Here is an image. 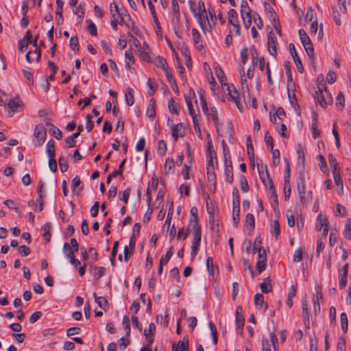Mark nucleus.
<instances>
[{
  "mask_svg": "<svg viewBox=\"0 0 351 351\" xmlns=\"http://www.w3.org/2000/svg\"><path fill=\"white\" fill-rule=\"evenodd\" d=\"M239 180L241 190L244 193H247L249 191V186L245 176L243 175H240L239 176Z\"/></svg>",
  "mask_w": 351,
  "mask_h": 351,
  "instance_id": "nucleus-44",
  "label": "nucleus"
},
{
  "mask_svg": "<svg viewBox=\"0 0 351 351\" xmlns=\"http://www.w3.org/2000/svg\"><path fill=\"white\" fill-rule=\"evenodd\" d=\"M156 65L158 67H160L163 71L169 68L167 60L161 56H158L156 59Z\"/></svg>",
  "mask_w": 351,
  "mask_h": 351,
  "instance_id": "nucleus-45",
  "label": "nucleus"
},
{
  "mask_svg": "<svg viewBox=\"0 0 351 351\" xmlns=\"http://www.w3.org/2000/svg\"><path fill=\"white\" fill-rule=\"evenodd\" d=\"M147 115L152 119H154L156 117V102L154 99H150L147 109Z\"/></svg>",
  "mask_w": 351,
  "mask_h": 351,
  "instance_id": "nucleus-28",
  "label": "nucleus"
},
{
  "mask_svg": "<svg viewBox=\"0 0 351 351\" xmlns=\"http://www.w3.org/2000/svg\"><path fill=\"white\" fill-rule=\"evenodd\" d=\"M125 96L128 105L132 106L134 103L133 89L132 88H128Z\"/></svg>",
  "mask_w": 351,
  "mask_h": 351,
  "instance_id": "nucleus-42",
  "label": "nucleus"
},
{
  "mask_svg": "<svg viewBox=\"0 0 351 351\" xmlns=\"http://www.w3.org/2000/svg\"><path fill=\"white\" fill-rule=\"evenodd\" d=\"M198 226L200 225L198 223L197 208L192 207L190 211L189 226L193 227Z\"/></svg>",
  "mask_w": 351,
  "mask_h": 351,
  "instance_id": "nucleus-23",
  "label": "nucleus"
},
{
  "mask_svg": "<svg viewBox=\"0 0 351 351\" xmlns=\"http://www.w3.org/2000/svg\"><path fill=\"white\" fill-rule=\"evenodd\" d=\"M341 328L343 332H346L348 330V317L346 313H341L340 315Z\"/></svg>",
  "mask_w": 351,
  "mask_h": 351,
  "instance_id": "nucleus-54",
  "label": "nucleus"
},
{
  "mask_svg": "<svg viewBox=\"0 0 351 351\" xmlns=\"http://www.w3.org/2000/svg\"><path fill=\"white\" fill-rule=\"evenodd\" d=\"M241 311V307L238 306L236 310V324H237V328L239 330H240L241 332H242L245 320H244V317L242 315Z\"/></svg>",
  "mask_w": 351,
  "mask_h": 351,
  "instance_id": "nucleus-22",
  "label": "nucleus"
},
{
  "mask_svg": "<svg viewBox=\"0 0 351 351\" xmlns=\"http://www.w3.org/2000/svg\"><path fill=\"white\" fill-rule=\"evenodd\" d=\"M171 135L173 141H176L178 137H182L184 135V128L182 123L173 125L171 127Z\"/></svg>",
  "mask_w": 351,
  "mask_h": 351,
  "instance_id": "nucleus-13",
  "label": "nucleus"
},
{
  "mask_svg": "<svg viewBox=\"0 0 351 351\" xmlns=\"http://www.w3.org/2000/svg\"><path fill=\"white\" fill-rule=\"evenodd\" d=\"M277 45L278 43L276 36L273 32H269L267 36V49L269 53L274 57L277 54Z\"/></svg>",
  "mask_w": 351,
  "mask_h": 351,
  "instance_id": "nucleus-8",
  "label": "nucleus"
},
{
  "mask_svg": "<svg viewBox=\"0 0 351 351\" xmlns=\"http://www.w3.org/2000/svg\"><path fill=\"white\" fill-rule=\"evenodd\" d=\"M86 23L88 24L87 28L88 29L90 34L93 36H97V27H96V25H95V23L91 20H87Z\"/></svg>",
  "mask_w": 351,
  "mask_h": 351,
  "instance_id": "nucleus-58",
  "label": "nucleus"
},
{
  "mask_svg": "<svg viewBox=\"0 0 351 351\" xmlns=\"http://www.w3.org/2000/svg\"><path fill=\"white\" fill-rule=\"evenodd\" d=\"M205 114L208 119H212L215 124L218 123L217 110L216 108L212 107Z\"/></svg>",
  "mask_w": 351,
  "mask_h": 351,
  "instance_id": "nucleus-37",
  "label": "nucleus"
},
{
  "mask_svg": "<svg viewBox=\"0 0 351 351\" xmlns=\"http://www.w3.org/2000/svg\"><path fill=\"white\" fill-rule=\"evenodd\" d=\"M267 263V255L265 250H261L258 252V261L256 263V269L259 273L265 269Z\"/></svg>",
  "mask_w": 351,
  "mask_h": 351,
  "instance_id": "nucleus-11",
  "label": "nucleus"
},
{
  "mask_svg": "<svg viewBox=\"0 0 351 351\" xmlns=\"http://www.w3.org/2000/svg\"><path fill=\"white\" fill-rule=\"evenodd\" d=\"M191 36L195 48H197L198 50H202L204 47L201 36L197 29L193 28L191 29Z\"/></svg>",
  "mask_w": 351,
  "mask_h": 351,
  "instance_id": "nucleus-15",
  "label": "nucleus"
},
{
  "mask_svg": "<svg viewBox=\"0 0 351 351\" xmlns=\"http://www.w3.org/2000/svg\"><path fill=\"white\" fill-rule=\"evenodd\" d=\"M198 94H199V101H200V105H201V108H202V111L204 112V113H207L209 108L208 107V104H207V102H206V99L204 95V92L203 91L202 89H199L198 90Z\"/></svg>",
  "mask_w": 351,
  "mask_h": 351,
  "instance_id": "nucleus-29",
  "label": "nucleus"
},
{
  "mask_svg": "<svg viewBox=\"0 0 351 351\" xmlns=\"http://www.w3.org/2000/svg\"><path fill=\"white\" fill-rule=\"evenodd\" d=\"M264 8H265V12L268 14L269 19L271 21H276V12L274 11V8L271 6V5L267 2H265Z\"/></svg>",
  "mask_w": 351,
  "mask_h": 351,
  "instance_id": "nucleus-34",
  "label": "nucleus"
},
{
  "mask_svg": "<svg viewBox=\"0 0 351 351\" xmlns=\"http://www.w3.org/2000/svg\"><path fill=\"white\" fill-rule=\"evenodd\" d=\"M225 175L226 177V181L232 184L234 180V174H233V170L231 162L230 161L229 163L226 160V168H225Z\"/></svg>",
  "mask_w": 351,
  "mask_h": 351,
  "instance_id": "nucleus-24",
  "label": "nucleus"
},
{
  "mask_svg": "<svg viewBox=\"0 0 351 351\" xmlns=\"http://www.w3.org/2000/svg\"><path fill=\"white\" fill-rule=\"evenodd\" d=\"M122 324L125 331V335L127 337H130V318L128 315H125L123 317Z\"/></svg>",
  "mask_w": 351,
  "mask_h": 351,
  "instance_id": "nucleus-46",
  "label": "nucleus"
},
{
  "mask_svg": "<svg viewBox=\"0 0 351 351\" xmlns=\"http://www.w3.org/2000/svg\"><path fill=\"white\" fill-rule=\"evenodd\" d=\"M322 300V292L319 290L316 291L315 294L313 295V301L314 306V313L315 315L320 312V300Z\"/></svg>",
  "mask_w": 351,
  "mask_h": 351,
  "instance_id": "nucleus-21",
  "label": "nucleus"
},
{
  "mask_svg": "<svg viewBox=\"0 0 351 351\" xmlns=\"http://www.w3.org/2000/svg\"><path fill=\"white\" fill-rule=\"evenodd\" d=\"M110 13L112 19L123 20V14H126L127 12L125 10H119L117 3L112 2L110 5Z\"/></svg>",
  "mask_w": 351,
  "mask_h": 351,
  "instance_id": "nucleus-9",
  "label": "nucleus"
},
{
  "mask_svg": "<svg viewBox=\"0 0 351 351\" xmlns=\"http://www.w3.org/2000/svg\"><path fill=\"white\" fill-rule=\"evenodd\" d=\"M191 228L194 235L193 241L191 247V256L193 258L197 255L199 248L202 238V229L201 226H193Z\"/></svg>",
  "mask_w": 351,
  "mask_h": 351,
  "instance_id": "nucleus-4",
  "label": "nucleus"
},
{
  "mask_svg": "<svg viewBox=\"0 0 351 351\" xmlns=\"http://www.w3.org/2000/svg\"><path fill=\"white\" fill-rule=\"evenodd\" d=\"M280 224L278 221H275L274 222V224L272 225L271 229V233L274 235L276 239H278V236L280 234Z\"/></svg>",
  "mask_w": 351,
  "mask_h": 351,
  "instance_id": "nucleus-55",
  "label": "nucleus"
},
{
  "mask_svg": "<svg viewBox=\"0 0 351 351\" xmlns=\"http://www.w3.org/2000/svg\"><path fill=\"white\" fill-rule=\"evenodd\" d=\"M189 5L201 29L205 32L206 22L208 21V18L204 3L200 0L196 3L195 1L190 0Z\"/></svg>",
  "mask_w": 351,
  "mask_h": 351,
  "instance_id": "nucleus-1",
  "label": "nucleus"
},
{
  "mask_svg": "<svg viewBox=\"0 0 351 351\" xmlns=\"http://www.w3.org/2000/svg\"><path fill=\"white\" fill-rule=\"evenodd\" d=\"M67 254V258L69 259L70 263L77 267L80 265V261L75 258L74 254L71 250Z\"/></svg>",
  "mask_w": 351,
  "mask_h": 351,
  "instance_id": "nucleus-63",
  "label": "nucleus"
},
{
  "mask_svg": "<svg viewBox=\"0 0 351 351\" xmlns=\"http://www.w3.org/2000/svg\"><path fill=\"white\" fill-rule=\"evenodd\" d=\"M239 213H240V208H233L232 207V221L234 223V226L235 228L238 226L239 222Z\"/></svg>",
  "mask_w": 351,
  "mask_h": 351,
  "instance_id": "nucleus-51",
  "label": "nucleus"
},
{
  "mask_svg": "<svg viewBox=\"0 0 351 351\" xmlns=\"http://www.w3.org/2000/svg\"><path fill=\"white\" fill-rule=\"evenodd\" d=\"M311 130H312V135L313 138L316 139L319 136V132L317 127V118L316 114H315L312 124H311Z\"/></svg>",
  "mask_w": 351,
  "mask_h": 351,
  "instance_id": "nucleus-50",
  "label": "nucleus"
},
{
  "mask_svg": "<svg viewBox=\"0 0 351 351\" xmlns=\"http://www.w3.org/2000/svg\"><path fill=\"white\" fill-rule=\"evenodd\" d=\"M306 53L310 58H312L314 55V49L311 41L302 44Z\"/></svg>",
  "mask_w": 351,
  "mask_h": 351,
  "instance_id": "nucleus-57",
  "label": "nucleus"
},
{
  "mask_svg": "<svg viewBox=\"0 0 351 351\" xmlns=\"http://www.w3.org/2000/svg\"><path fill=\"white\" fill-rule=\"evenodd\" d=\"M287 92L289 100L291 105L295 109L298 106L297 99L295 93V84L291 81L288 82Z\"/></svg>",
  "mask_w": 351,
  "mask_h": 351,
  "instance_id": "nucleus-10",
  "label": "nucleus"
},
{
  "mask_svg": "<svg viewBox=\"0 0 351 351\" xmlns=\"http://www.w3.org/2000/svg\"><path fill=\"white\" fill-rule=\"evenodd\" d=\"M175 166L173 158H167L165 163V171L166 173H171Z\"/></svg>",
  "mask_w": 351,
  "mask_h": 351,
  "instance_id": "nucleus-39",
  "label": "nucleus"
},
{
  "mask_svg": "<svg viewBox=\"0 0 351 351\" xmlns=\"http://www.w3.org/2000/svg\"><path fill=\"white\" fill-rule=\"evenodd\" d=\"M228 98L235 103L237 108L241 110V104L240 102V95L234 86L228 87Z\"/></svg>",
  "mask_w": 351,
  "mask_h": 351,
  "instance_id": "nucleus-12",
  "label": "nucleus"
},
{
  "mask_svg": "<svg viewBox=\"0 0 351 351\" xmlns=\"http://www.w3.org/2000/svg\"><path fill=\"white\" fill-rule=\"evenodd\" d=\"M81 184V181H80V179L78 176H75L73 180H72V182H71V187H72V190L73 191L77 193H80V192L82 190V187L80 186Z\"/></svg>",
  "mask_w": 351,
  "mask_h": 351,
  "instance_id": "nucleus-40",
  "label": "nucleus"
},
{
  "mask_svg": "<svg viewBox=\"0 0 351 351\" xmlns=\"http://www.w3.org/2000/svg\"><path fill=\"white\" fill-rule=\"evenodd\" d=\"M51 226L49 223H46L43 227L42 230L43 231V237L47 242H49L51 239Z\"/></svg>",
  "mask_w": 351,
  "mask_h": 351,
  "instance_id": "nucleus-32",
  "label": "nucleus"
},
{
  "mask_svg": "<svg viewBox=\"0 0 351 351\" xmlns=\"http://www.w3.org/2000/svg\"><path fill=\"white\" fill-rule=\"evenodd\" d=\"M328 219L322 213L319 214L317 219L316 230L320 231L322 228L328 226Z\"/></svg>",
  "mask_w": 351,
  "mask_h": 351,
  "instance_id": "nucleus-27",
  "label": "nucleus"
},
{
  "mask_svg": "<svg viewBox=\"0 0 351 351\" xmlns=\"http://www.w3.org/2000/svg\"><path fill=\"white\" fill-rule=\"evenodd\" d=\"M9 117H12L14 113L21 112L23 108V103L19 97L11 99L5 105Z\"/></svg>",
  "mask_w": 351,
  "mask_h": 351,
  "instance_id": "nucleus-3",
  "label": "nucleus"
},
{
  "mask_svg": "<svg viewBox=\"0 0 351 351\" xmlns=\"http://www.w3.org/2000/svg\"><path fill=\"white\" fill-rule=\"evenodd\" d=\"M261 291L265 293H267L271 291L272 286L269 278H265L263 282L261 284Z\"/></svg>",
  "mask_w": 351,
  "mask_h": 351,
  "instance_id": "nucleus-36",
  "label": "nucleus"
},
{
  "mask_svg": "<svg viewBox=\"0 0 351 351\" xmlns=\"http://www.w3.org/2000/svg\"><path fill=\"white\" fill-rule=\"evenodd\" d=\"M157 152L161 156H163L166 154L167 145L163 140H160L158 142Z\"/></svg>",
  "mask_w": 351,
  "mask_h": 351,
  "instance_id": "nucleus-48",
  "label": "nucleus"
},
{
  "mask_svg": "<svg viewBox=\"0 0 351 351\" xmlns=\"http://www.w3.org/2000/svg\"><path fill=\"white\" fill-rule=\"evenodd\" d=\"M125 62L126 69L131 71L132 65L135 63V58L131 51L128 50L125 52Z\"/></svg>",
  "mask_w": 351,
  "mask_h": 351,
  "instance_id": "nucleus-20",
  "label": "nucleus"
},
{
  "mask_svg": "<svg viewBox=\"0 0 351 351\" xmlns=\"http://www.w3.org/2000/svg\"><path fill=\"white\" fill-rule=\"evenodd\" d=\"M262 241L260 237H256L254 240L253 248H252V253L255 254L256 252H258L261 250H263L264 249L261 246Z\"/></svg>",
  "mask_w": 351,
  "mask_h": 351,
  "instance_id": "nucleus-53",
  "label": "nucleus"
},
{
  "mask_svg": "<svg viewBox=\"0 0 351 351\" xmlns=\"http://www.w3.org/2000/svg\"><path fill=\"white\" fill-rule=\"evenodd\" d=\"M70 47L73 51L79 50V42L78 38L76 36L71 38L69 41Z\"/></svg>",
  "mask_w": 351,
  "mask_h": 351,
  "instance_id": "nucleus-64",
  "label": "nucleus"
},
{
  "mask_svg": "<svg viewBox=\"0 0 351 351\" xmlns=\"http://www.w3.org/2000/svg\"><path fill=\"white\" fill-rule=\"evenodd\" d=\"M125 162H126V159H123L119 165V169L114 170V171H113L112 173H110L108 176L107 180H106L107 184H109L112 178H114L119 175H122L123 167Z\"/></svg>",
  "mask_w": 351,
  "mask_h": 351,
  "instance_id": "nucleus-26",
  "label": "nucleus"
},
{
  "mask_svg": "<svg viewBox=\"0 0 351 351\" xmlns=\"http://www.w3.org/2000/svg\"><path fill=\"white\" fill-rule=\"evenodd\" d=\"M93 296L95 298V301L97 304V305L100 308L105 309L106 307L108 306L107 300L104 297L97 296V295L95 293H93Z\"/></svg>",
  "mask_w": 351,
  "mask_h": 351,
  "instance_id": "nucleus-43",
  "label": "nucleus"
},
{
  "mask_svg": "<svg viewBox=\"0 0 351 351\" xmlns=\"http://www.w3.org/2000/svg\"><path fill=\"white\" fill-rule=\"evenodd\" d=\"M156 331V326L152 322L149 325V329L144 330V335L145 337V341L148 346H151L154 342V335Z\"/></svg>",
  "mask_w": 351,
  "mask_h": 351,
  "instance_id": "nucleus-14",
  "label": "nucleus"
},
{
  "mask_svg": "<svg viewBox=\"0 0 351 351\" xmlns=\"http://www.w3.org/2000/svg\"><path fill=\"white\" fill-rule=\"evenodd\" d=\"M302 316L305 321L309 322V313L306 300L302 301Z\"/></svg>",
  "mask_w": 351,
  "mask_h": 351,
  "instance_id": "nucleus-62",
  "label": "nucleus"
},
{
  "mask_svg": "<svg viewBox=\"0 0 351 351\" xmlns=\"http://www.w3.org/2000/svg\"><path fill=\"white\" fill-rule=\"evenodd\" d=\"M168 108L171 112L176 114H179V104L177 102H176L173 98L170 99L169 101Z\"/></svg>",
  "mask_w": 351,
  "mask_h": 351,
  "instance_id": "nucleus-35",
  "label": "nucleus"
},
{
  "mask_svg": "<svg viewBox=\"0 0 351 351\" xmlns=\"http://www.w3.org/2000/svg\"><path fill=\"white\" fill-rule=\"evenodd\" d=\"M297 189L301 203L305 205L307 199L306 197L305 174L304 171H300L297 178Z\"/></svg>",
  "mask_w": 351,
  "mask_h": 351,
  "instance_id": "nucleus-5",
  "label": "nucleus"
},
{
  "mask_svg": "<svg viewBox=\"0 0 351 351\" xmlns=\"http://www.w3.org/2000/svg\"><path fill=\"white\" fill-rule=\"evenodd\" d=\"M296 288L294 285H292L289 291L287 299V304L289 307L293 305V298L295 296Z\"/></svg>",
  "mask_w": 351,
  "mask_h": 351,
  "instance_id": "nucleus-41",
  "label": "nucleus"
},
{
  "mask_svg": "<svg viewBox=\"0 0 351 351\" xmlns=\"http://www.w3.org/2000/svg\"><path fill=\"white\" fill-rule=\"evenodd\" d=\"M215 158V153L213 154L210 151L208 158L207 171H208V174H209V178L212 176L213 177V180H214L213 191H215V188H216L215 175L214 173H210V167H213V159Z\"/></svg>",
  "mask_w": 351,
  "mask_h": 351,
  "instance_id": "nucleus-19",
  "label": "nucleus"
},
{
  "mask_svg": "<svg viewBox=\"0 0 351 351\" xmlns=\"http://www.w3.org/2000/svg\"><path fill=\"white\" fill-rule=\"evenodd\" d=\"M135 239L134 237H132L129 242V246H125L124 247V261L127 262L129 259L130 256H131L133 253V250L135 247Z\"/></svg>",
  "mask_w": 351,
  "mask_h": 351,
  "instance_id": "nucleus-17",
  "label": "nucleus"
},
{
  "mask_svg": "<svg viewBox=\"0 0 351 351\" xmlns=\"http://www.w3.org/2000/svg\"><path fill=\"white\" fill-rule=\"evenodd\" d=\"M206 267H207V269H208V273L210 275H214V273H215V266H214V264H213V258L210 257V256L208 257L207 259H206Z\"/></svg>",
  "mask_w": 351,
  "mask_h": 351,
  "instance_id": "nucleus-59",
  "label": "nucleus"
},
{
  "mask_svg": "<svg viewBox=\"0 0 351 351\" xmlns=\"http://www.w3.org/2000/svg\"><path fill=\"white\" fill-rule=\"evenodd\" d=\"M318 90L315 92V98L319 104L324 108L332 104V97L325 84H318Z\"/></svg>",
  "mask_w": 351,
  "mask_h": 351,
  "instance_id": "nucleus-2",
  "label": "nucleus"
},
{
  "mask_svg": "<svg viewBox=\"0 0 351 351\" xmlns=\"http://www.w3.org/2000/svg\"><path fill=\"white\" fill-rule=\"evenodd\" d=\"M173 351H188L189 340L187 337H184L182 340L178 342L176 346L173 344L172 346Z\"/></svg>",
  "mask_w": 351,
  "mask_h": 351,
  "instance_id": "nucleus-16",
  "label": "nucleus"
},
{
  "mask_svg": "<svg viewBox=\"0 0 351 351\" xmlns=\"http://www.w3.org/2000/svg\"><path fill=\"white\" fill-rule=\"evenodd\" d=\"M298 34L300 41L302 44L311 41L309 36L307 35L306 32L304 29H300L298 31Z\"/></svg>",
  "mask_w": 351,
  "mask_h": 351,
  "instance_id": "nucleus-60",
  "label": "nucleus"
},
{
  "mask_svg": "<svg viewBox=\"0 0 351 351\" xmlns=\"http://www.w3.org/2000/svg\"><path fill=\"white\" fill-rule=\"evenodd\" d=\"M328 162L332 169V171L334 170L339 171L337 159L332 154L328 155Z\"/></svg>",
  "mask_w": 351,
  "mask_h": 351,
  "instance_id": "nucleus-56",
  "label": "nucleus"
},
{
  "mask_svg": "<svg viewBox=\"0 0 351 351\" xmlns=\"http://www.w3.org/2000/svg\"><path fill=\"white\" fill-rule=\"evenodd\" d=\"M232 207L240 208V195L237 188L232 191Z\"/></svg>",
  "mask_w": 351,
  "mask_h": 351,
  "instance_id": "nucleus-38",
  "label": "nucleus"
},
{
  "mask_svg": "<svg viewBox=\"0 0 351 351\" xmlns=\"http://www.w3.org/2000/svg\"><path fill=\"white\" fill-rule=\"evenodd\" d=\"M228 21L233 26H237L239 23L238 14L234 9H230L228 12Z\"/></svg>",
  "mask_w": 351,
  "mask_h": 351,
  "instance_id": "nucleus-31",
  "label": "nucleus"
},
{
  "mask_svg": "<svg viewBox=\"0 0 351 351\" xmlns=\"http://www.w3.org/2000/svg\"><path fill=\"white\" fill-rule=\"evenodd\" d=\"M58 162H59L60 170L61 171V172H65L68 170L69 165L67 163V160L64 156H61L59 158Z\"/></svg>",
  "mask_w": 351,
  "mask_h": 351,
  "instance_id": "nucleus-49",
  "label": "nucleus"
},
{
  "mask_svg": "<svg viewBox=\"0 0 351 351\" xmlns=\"http://www.w3.org/2000/svg\"><path fill=\"white\" fill-rule=\"evenodd\" d=\"M32 55H36V62H39L40 60V50L38 48H36L34 51L28 52L25 56V59L28 63H32L33 62L32 56Z\"/></svg>",
  "mask_w": 351,
  "mask_h": 351,
  "instance_id": "nucleus-30",
  "label": "nucleus"
},
{
  "mask_svg": "<svg viewBox=\"0 0 351 351\" xmlns=\"http://www.w3.org/2000/svg\"><path fill=\"white\" fill-rule=\"evenodd\" d=\"M215 75L217 77L218 80H219V82L221 84H223V82L226 80V78L224 75V73H223L222 69L221 68V66L219 65L217 66L215 68Z\"/></svg>",
  "mask_w": 351,
  "mask_h": 351,
  "instance_id": "nucleus-52",
  "label": "nucleus"
},
{
  "mask_svg": "<svg viewBox=\"0 0 351 351\" xmlns=\"http://www.w3.org/2000/svg\"><path fill=\"white\" fill-rule=\"evenodd\" d=\"M332 173L334 180H335L336 185L340 186L341 187V189H343V180L341 179V175H340V170L339 171L334 170V171H332Z\"/></svg>",
  "mask_w": 351,
  "mask_h": 351,
  "instance_id": "nucleus-47",
  "label": "nucleus"
},
{
  "mask_svg": "<svg viewBox=\"0 0 351 351\" xmlns=\"http://www.w3.org/2000/svg\"><path fill=\"white\" fill-rule=\"evenodd\" d=\"M46 153L49 158H55V144L53 140L47 142L46 145Z\"/></svg>",
  "mask_w": 351,
  "mask_h": 351,
  "instance_id": "nucleus-33",
  "label": "nucleus"
},
{
  "mask_svg": "<svg viewBox=\"0 0 351 351\" xmlns=\"http://www.w3.org/2000/svg\"><path fill=\"white\" fill-rule=\"evenodd\" d=\"M34 143L35 146L39 147L44 143L47 137V132L43 124H38L36 125L34 132Z\"/></svg>",
  "mask_w": 351,
  "mask_h": 351,
  "instance_id": "nucleus-6",
  "label": "nucleus"
},
{
  "mask_svg": "<svg viewBox=\"0 0 351 351\" xmlns=\"http://www.w3.org/2000/svg\"><path fill=\"white\" fill-rule=\"evenodd\" d=\"M247 154H248L250 158H254V148H253V145H252V143L251 141L250 136H248V138L247 139Z\"/></svg>",
  "mask_w": 351,
  "mask_h": 351,
  "instance_id": "nucleus-61",
  "label": "nucleus"
},
{
  "mask_svg": "<svg viewBox=\"0 0 351 351\" xmlns=\"http://www.w3.org/2000/svg\"><path fill=\"white\" fill-rule=\"evenodd\" d=\"M137 51L143 60H148L149 59V49L145 43H143V46H140V47L137 49Z\"/></svg>",
  "mask_w": 351,
  "mask_h": 351,
  "instance_id": "nucleus-25",
  "label": "nucleus"
},
{
  "mask_svg": "<svg viewBox=\"0 0 351 351\" xmlns=\"http://www.w3.org/2000/svg\"><path fill=\"white\" fill-rule=\"evenodd\" d=\"M254 304L257 309H261L263 306L265 310L268 308V305L264 300V296L261 293H256L254 295Z\"/></svg>",
  "mask_w": 351,
  "mask_h": 351,
  "instance_id": "nucleus-18",
  "label": "nucleus"
},
{
  "mask_svg": "<svg viewBox=\"0 0 351 351\" xmlns=\"http://www.w3.org/2000/svg\"><path fill=\"white\" fill-rule=\"evenodd\" d=\"M241 15L243 19L244 26L246 29L250 28L252 25V14L250 8L245 1H243L241 4Z\"/></svg>",
  "mask_w": 351,
  "mask_h": 351,
  "instance_id": "nucleus-7",
  "label": "nucleus"
}]
</instances>
